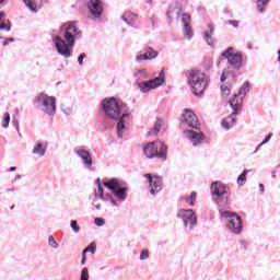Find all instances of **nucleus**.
Wrapping results in <instances>:
<instances>
[{
	"label": "nucleus",
	"instance_id": "obj_8",
	"mask_svg": "<svg viewBox=\"0 0 280 280\" xmlns=\"http://www.w3.org/2000/svg\"><path fill=\"white\" fill-rule=\"evenodd\" d=\"M178 220H182L186 233H191L198 226V217L192 209H179L177 211Z\"/></svg>",
	"mask_w": 280,
	"mask_h": 280
},
{
	"label": "nucleus",
	"instance_id": "obj_40",
	"mask_svg": "<svg viewBox=\"0 0 280 280\" xmlns=\"http://www.w3.org/2000/svg\"><path fill=\"white\" fill-rule=\"evenodd\" d=\"M94 224L96 226H104V224H106V220L104 218H95L94 219Z\"/></svg>",
	"mask_w": 280,
	"mask_h": 280
},
{
	"label": "nucleus",
	"instance_id": "obj_47",
	"mask_svg": "<svg viewBox=\"0 0 280 280\" xmlns=\"http://www.w3.org/2000/svg\"><path fill=\"white\" fill-rule=\"evenodd\" d=\"M12 124H13L15 130L19 132V129H20L19 128V120H16V118H13Z\"/></svg>",
	"mask_w": 280,
	"mask_h": 280
},
{
	"label": "nucleus",
	"instance_id": "obj_31",
	"mask_svg": "<svg viewBox=\"0 0 280 280\" xmlns=\"http://www.w3.org/2000/svg\"><path fill=\"white\" fill-rule=\"evenodd\" d=\"M133 77L137 78V80H147L148 71L145 69L138 70L135 72Z\"/></svg>",
	"mask_w": 280,
	"mask_h": 280
},
{
	"label": "nucleus",
	"instance_id": "obj_41",
	"mask_svg": "<svg viewBox=\"0 0 280 280\" xmlns=\"http://www.w3.org/2000/svg\"><path fill=\"white\" fill-rule=\"evenodd\" d=\"M81 280H89V268L84 267L81 271Z\"/></svg>",
	"mask_w": 280,
	"mask_h": 280
},
{
	"label": "nucleus",
	"instance_id": "obj_24",
	"mask_svg": "<svg viewBox=\"0 0 280 280\" xmlns=\"http://www.w3.org/2000/svg\"><path fill=\"white\" fill-rule=\"evenodd\" d=\"M11 25L10 20H5V13L3 11L0 12V31L10 32Z\"/></svg>",
	"mask_w": 280,
	"mask_h": 280
},
{
	"label": "nucleus",
	"instance_id": "obj_52",
	"mask_svg": "<svg viewBox=\"0 0 280 280\" xmlns=\"http://www.w3.org/2000/svg\"><path fill=\"white\" fill-rule=\"evenodd\" d=\"M259 189H260V194H264V191H266V189L264 188V184H259Z\"/></svg>",
	"mask_w": 280,
	"mask_h": 280
},
{
	"label": "nucleus",
	"instance_id": "obj_3",
	"mask_svg": "<svg viewBox=\"0 0 280 280\" xmlns=\"http://www.w3.org/2000/svg\"><path fill=\"white\" fill-rule=\"evenodd\" d=\"M188 84L197 97H200L209 86V77L200 70H191L188 75Z\"/></svg>",
	"mask_w": 280,
	"mask_h": 280
},
{
	"label": "nucleus",
	"instance_id": "obj_11",
	"mask_svg": "<svg viewBox=\"0 0 280 280\" xmlns=\"http://www.w3.org/2000/svg\"><path fill=\"white\" fill-rule=\"evenodd\" d=\"M104 187H107L120 202H125L126 198H128V187H122L117 178H110L104 182Z\"/></svg>",
	"mask_w": 280,
	"mask_h": 280
},
{
	"label": "nucleus",
	"instance_id": "obj_7",
	"mask_svg": "<svg viewBox=\"0 0 280 280\" xmlns=\"http://www.w3.org/2000/svg\"><path fill=\"white\" fill-rule=\"evenodd\" d=\"M221 218L226 221V229L230 233L234 235H240L242 233V229H244L242 224V217H240L236 212H231L229 210H219Z\"/></svg>",
	"mask_w": 280,
	"mask_h": 280
},
{
	"label": "nucleus",
	"instance_id": "obj_33",
	"mask_svg": "<svg viewBox=\"0 0 280 280\" xmlns=\"http://www.w3.org/2000/svg\"><path fill=\"white\" fill-rule=\"evenodd\" d=\"M61 110L65 113V115H71L73 113V105L62 104Z\"/></svg>",
	"mask_w": 280,
	"mask_h": 280
},
{
	"label": "nucleus",
	"instance_id": "obj_6",
	"mask_svg": "<svg viewBox=\"0 0 280 280\" xmlns=\"http://www.w3.org/2000/svg\"><path fill=\"white\" fill-rule=\"evenodd\" d=\"M143 153L147 159H161L162 161H167V145L161 140L149 142L143 148Z\"/></svg>",
	"mask_w": 280,
	"mask_h": 280
},
{
	"label": "nucleus",
	"instance_id": "obj_53",
	"mask_svg": "<svg viewBox=\"0 0 280 280\" xmlns=\"http://www.w3.org/2000/svg\"><path fill=\"white\" fill-rule=\"evenodd\" d=\"M9 172H16V166H12L9 168Z\"/></svg>",
	"mask_w": 280,
	"mask_h": 280
},
{
	"label": "nucleus",
	"instance_id": "obj_28",
	"mask_svg": "<svg viewBox=\"0 0 280 280\" xmlns=\"http://www.w3.org/2000/svg\"><path fill=\"white\" fill-rule=\"evenodd\" d=\"M130 16H139V14L127 11L122 14L121 20L132 27V25H135V21L130 22Z\"/></svg>",
	"mask_w": 280,
	"mask_h": 280
},
{
	"label": "nucleus",
	"instance_id": "obj_32",
	"mask_svg": "<svg viewBox=\"0 0 280 280\" xmlns=\"http://www.w3.org/2000/svg\"><path fill=\"white\" fill-rule=\"evenodd\" d=\"M248 170H244L243 173L237 177V185H240V187H242V185H244V183H246V174H248Z\"/></svg>",
	"mask_w": 280,
	"mask_h": 280
},
{
	"label": "nucleus",
	"instance_id": "obj_13",
	"mask_svg": "<svg viewBox=\"0 0 280 280\" xmlns=\"http://www.w3.org/2000/svg\"><path fill=\"white\" fill-rule=\"evenodd\" d=\"M163 82H165V72L161 71L160 77H156L153 80L139 82L138 89H140L141 93H149L152 89H159Z\"/></svg>",
	"mask_w": 280,
	"mask_h": 280
},
{
	"label": "nucleus",
	"instance_id": "obj_56",
	"mask_svg": "<svg viewBox=\"0 0 280 280\" xmlns=\"http://www.w3.org/2000/svg\"><path fill=\"white\" fill-rule=\"evenodd\" d=\"M247 48H248V49H253V45H252V44H248Z\"/></svg>",
	"mask_w": 280,
	"mask_h": 280
},
{
	"label": "nucleus",
	"instance_id": "obj_59",
	"mask_svg": "<svg viewBox=\"0 0 280 280\" xmlns=\"http://www.w3.org/2000/svg\"><path fill=\"white\" fill-rule=\"evenodd\" d=\"M147 3H152V0H147Z\"/></svg>",
	"mask_w": 280,
	"mask_h": 280
},
{
	"label": "nucleus",
	"instance_id": "obj_44",
	"mask_svg": "<svg viewBox=\"0 0 280 280\" xmlns=\"http://www.w3.org/2000/svg\"><path fill=\"white\" fill-rule=\"evenodd\" d=\"M84 58H86V54H81L79 57H78V62L80 65V67H82L84 65Z\"/></svg>",
	"mask_w": 280,
	"mask_h": 280
},
{
	"label": "nucleus",
	"instance_id": "obj_15",
	"mask_svg": "<svg viewBox=\"0 0 280 280\" xmlns=\"http://www.w3.org/2000/svg\"><path fill=\"white\" fill-rule=\"evenodd\" d=\"M88 9L93 21H97V19H101L102 12H104L102 0H90L88 2Z\"/></svg>",
	"mask_w": 280,
	"mask_h": 280
},
{
	"label": "nucleus",
	"instance_id": "obj_17",
	"mask_svg": "<svg viewBox=\"0 0 280 280\" xmlns=\"http://www.w3.org/2000/svg\"><path fill=\"white\" fill-rule=\"evenodd\" d=\"M77 156H79L80 160H82L84 167L88 170H91L93 167V158L91 156V153L84 149L77 150L75 152Z\"/></svg>",
	"mask_w": 280,
	"mask_h": 280
},
{
	"label": "nucleus",
	"instance_id": "obj_14",
	"mask_svg": "<svg viewBox=\"0 0 280 280\" xmlns=\"http://www.w3.org/2000/svg\"><path fill=\"white\" fill-rule=\"evenodd\" d=\"M144 178H147L149 183V189H150V195L151 196H156L161 189H163V178L152 175L150 173H147L143 175Z\"/></svg>",
	"mask_w": 280,
	"mask_h": 280
},
{
	"label": "nucleus",
	"instance_id": "obj_36",
	"mask_svg": "<svg viewBox=\"0 0 280 280\" xmlns=\"http://www.w3.org/2000/svg\"><path fill=\"white\" fill-rule=\"evenodd\" d=\"M70 226H71L73 233H80V225H78L77 220H71L70 221Z\"/></svg>",
	"mask_w": 280,
	"mask_h": 280
},
{
	"label": "nucleus",
	"instance_id": "obj_57",
	"mask_svg": "<svg viewBox=\"0 0 280 280\" xmlns=\"http://www.w3.org/2000/svg\"><path fill=\"white\" fill-rule=\"evenodd\" d=\"M278 60H279V62H280V50H278Z\"/></svg>",
	"mask_w": 280,
	"mask_h": 280
},
{
	"label": "nucleus",
	"instance_id": "obj_10",
	"mask_svg": "<svg viewBox=\"0 0 280 280\" xmlns=\"http://www.w3.org/2000/svg\"><path fill=\"white\" fill-rule=\"evenodd\" d=\"M223 58L228 60V65L229 67H231V69H235L236 71H240V69H242L243 62H244V56L240 51L235 52L234 47H229L226 50H224L221 54V60Z\"/></svg>",
	"mask_w": 280,
	"mask_h": 280
},
{
	"label": "nucleus",
	"instance_id": "obj_19",
	"mask_svg": "<svg viewBox=\"0 0 280 280\" xmlns=\"http://www.w3.org/2000/svg\"><path fill=\"white\" fill-rule=\"evenodd\" d=\"M159 56V52L152 47H145L144 54L136 56L137 62H143V60H154Z\"/></svg>",
	"mask_w": 280,
	"mask_h": 280
},
{
	"label": "nucleus",
	"instance_id": "obj_58",
	"mask_svg": "<svg viewBox=\"0 0 280 280\" xmlns=\"http://www.w3.org/2000/svg\"><path fill=\"white\" fill-rule=\"evenodd\" d=\"M18 133H19V137H22V135H21V130H20V129H19Z\"/></svg>",
	"mask_w": 280,
	"mask_h": 280
},
{
	"label": "nucleus",
	"instance_id": "obj_25",
	"mask_svg": "<svg viewBox=\"0 0 280 280\" xmlns=\"http://www.w3.org/2000/svg\"><path fill=\"white\" fill-rule=\"evenodd\" d=\"M250 93V82L246 81L238 91V96L244 100Z\"/></svg>",
	"mask_w": 280,
	"mask_h": 280
},
{
	"label": "nucleus",
	"instance_id": "obj_60",
	"mask_svg": "<svg viewBox=\"0 0 280 280\" xmlns=\"http://www.w3.org/2000/svg\"><path fill=\"white\" fill-rule=\"evenodd\" d=\"M3 1H5V0H0V5H1V3H3Z\"/></svg>",
	"mask_w": 280,
	"mask_h": 280
},
{
	"label": "nucleus",
	"instance_id": "obj_46",
	"mask_svg": "<svg viewBox=\"0 0 280 280\" xmlns=\"http://www.w3.org/2000/svg\"><path fill=\"white\" fill-rule=\"evenodd\" d=\"M10 43H14V38H12V37L7 38V39L2 43V45H3V47H8V45H10Z\"/></svg>",
	"mask_w": 280,
	"mask_h": 280
},
{
	"label": "nucleus",
	"instance_id": "obj_29",
	"mask_svg": "<svg viewBox=\"0 0 280 280\" xmlns=\"http://www.w3.org/2000/svg\"><path fill=\"white\" fill-rule=\"evenodd\" d=\"M268 3H270V0H257L258 12L264 14V12H266V7L268 5Z\"/></svg>",
	"mask_w": 280,
	"mask_h": 280
},
{
	"label": "nucleus",
	"instance_id": "obj_43",
	"mask_svg": "<svg viewBox=\"0 0 280 280\" xmlns=\"http://www.w3.org/2000/svg\"><path fill=\"white\" fill-rule=\"evenodd\" d=\"M221 93L224 95H231V90L226 85H221Z\"/></svg>",
	"mask_w": 280,
	"mask_h": 280
},
{
	"label": "nucleus",
	"instance_id": "obj_37",
	"mask_svg": "<svg viewBox=\"0 0 280 280\" xmlns=\"http://www.w3.org/2000/svg\"><path fill=\"white\" fill-rule=\"evenodd\" d=\"M9 126H10V115L8 113H4L2 128H9Z\"/></svg>",
	"mask_w": 280,
	"mask_h": 280
},
{
	"label": "nucleus",
	"instance_id": "obj_30",
	"mask_svg": "<svg viewBox=\"0 0 280 280\" xmlns=\"http://www.w3.org/2000/svg\"><path fill=\"white\" fill-rule=\"evenodd\" d=\"M23 3L31 10V12H38L36 9V0H23Z\"/></svg>",
	"mask_w": 280,
	"mask_h": 280
},
{
	"label": "nucleus",
	"instance_id": "obj_2",
	"mask_svg": "<svg viewBox=\"0 0 280 280\" xmlns=\"http://www.w3.org/2000/svg\"><path fill=\"white\" fill-rule=\"evenodd\" d=\"M80 36V31L75 23H66L60 27L59 35L52 38V43L62 58H71V47L75 45V38Z\"/></svg>",
	"mask_w": 280,
	"mask_h": 280
},
{
	"label": "nucleus",
	"instance_id": "obj_16",
	"mask_svg": "<svg viewBox=\"0 0 280 280\" xmlns=\"http://www.w3.org/2000/svg\"><path fill=\"white\" fill-rule=\"evenodd\" d=\"M184 135L186 139H188V141H190V143H192L195 148L201 145V143H203L206 139L205 133L191 129H185Z\"/></svg>",
	"mask_w": 280,
	"mask_h": 280
},
{
	"label": "nucleus",
	"instance_id": "obj_18",
	"mask_svg": "<svg viewBox=\"0 0 280 280\" xmlns=\"http://www.w3.org/2000/svg\"><path fill=\"white\" fill-rule=\"evenodd\" d=\"M180 12H183V5H180V3L171 4L166 12L168 23H172L173 19H179Z\"/></svg>",
	"mask_w": 280,
	"mask_h": 280
},
{
	"label": "nucleus",
	"instance_id": "obj_5",
	"mask_svg": "<svg viewBox=\"0 0 280 280\" xmlns=\"http://www.w3.org/2000/svg\"><path fill=\"white\" fill-rule=\"evenodd\" d=\"M95 184L97 185V189H94V195L93 197H90V200H92V207H95L96 211H102V203H100V200L103 202H110L112 207H119L113 195L108 192L104 194V187L102 186L100 178L95 180Z\"/></svg>",
	"mask_w": 280,
	"mask_h": 280
},
{
	"label": "nucleus",
	"instance_id": "obj_61",
	"mask_svg": "<svg viewBox=\"0 0 280 280\" xmlns=\"http://www.w3.org/2000/svg\"><path fill=\"white\" fill-rule=\"evenodd\" d=\"M16 178H21V175H16Z\"/></svg>",
	"mask_w": 280,
	"mask_h": 280
},
{
	"label": "nucleus",
	"instance_id": "obj_38",
	"mask_svg": "<svg viewBox=\"0 0 280 280\" xmlns=\"http://www.w3.org/2000/svg\"><path fill=\"white\" fill-rule=\"evenodd\" d=\"M149 258H150V252L148 249H143L140 253V260L145 261V259H149Z\"/></svg>",
	"mask_w": 280,
	"mask_h": 280
},
{
	"label": "nucleus",
	"instance_id": "obj_35",
	"mask_svg": "<svg viewBox=\"0 0 280 280\" xmlns=\"http://www.w3.org/2000/svg\"><path fill=\"white\" fill-rule=\"evenodd\" d=\"M97 248V245L95 243H91L85 249H83V255H86V253L95 254V250Z\"/></svg>",
	"mask_w": 280,
	"mask_h": 280
},
{
	"label": "nucleus",
	"instance_id": "obj_54",
	"mask_svg": "<svg viewBox=\"0 0 280 280\" xmlns=\"http://www.w3.org/2000/svg\"><path fill=\"white\" fill-rule=\"evenodd\" d=\"M271 176H272L273 178H277V171H273V172L271 173Z\"/></svg>",
	"mask_w": 280,
	"mask_h": 280
},
{
	"label": "nucleus",
	"instance_id": "obj_1",
	"mask_svg": "<svg viewBox=\"0 0 280 280\" xmlns=\"http://www.w3.org/2000/svg\"><path fill=\"white\" fill-rule=\"evenodd\" d=\"M102 108L105 113V119L103 126L110 128L109 119L116 121V132L118 139H124L126 132H128V124L130 121V114L127 112V105L119 103L117 98L109 97L102 101Z\"/></svg>",
	"mask_w": 280,
	"mask_h": 280
},
{
	"label": "nucleus",
	"instance_id": "obj_51",
	"mask_svg": "<svg viewBox=\"0 0 280 280\" xmlns=\"http://www.w3.org/2000/svg\"><path fill=\"white\" fill-rule=\"evenodd\" d=\"M137 19H138V16H130V18H129V21H130V23H132V21H133V25H135Z\"/></svg>",
	"mask_w": 280,
	"mask_h": 280
},
{
	"label": "nucleus",
	"instance_id": "obj_49",
	"mask_svg": "<svg viewBox=\"0 0 280 280\" xmlns=\"http://www.w3.org/2000/svg\"><path fill=\"white\" fill-rule=\"evenodd\" d=\"M84 264H86V254L82 253L81 265L84 266Z\"/></svg>",
	"mask_w": 280,
	"mask_h": 280
},
{
	"label": "nucleus",
	"instance_id": "obj_39",
	"mask_svg": "<svg viewBox=\"0 0 280 280\" xmlns=\"http://www.w3.org/2000/svg\"><path fill=\"white\" fill-rule=\"evenodd\" d=\"M48 244L51 248H58L59 244L56 242V238L54 236L48 237Z\"/></svg>",
	"mask_w": 280,
	"mask_h": 280
},
{
	"label": "nucleus",
	"instance_id": "obj_23",
	"mask_svg": "<svg viewBox=\"0 0 280 280\" xmlns=\"http://www.w3.org/2000/svg\"><path fill=\"white\" fill-rule=\"evenodd\" d=\"M238 97H240L238 94H234L233 97L229 101V104L234 113H240V110H242L243 100L241 98V102H240Z\"/></svg>",
	"mask_w": 280,
	"mask_h": 280
},
{
	"label": "nucleus",
	"instance_id": "obj_12",
	"mask_svg": "<svg viewBox=\"0 0 280 280\" xmlns=\"http://www.w3.org/2000/svg\"><path fill=\"white\" fill-rule=\"evenodd\" d=\"M180 128H194L195 130H200V122H198V117L191 112V109H185L182 116Z\"/></svg>",
	"mask_w": 280,
	"mask_h": 280
},
{
	"label": "nucleus",
	"instance_id": "obj_45",
	"mask_svg": "<svg viewBox=\"0 0 280 280\" xmlns=\"http://www.w3.org/2000/svg\"><path fill=\"white\" fill-rule=\"evenodd\" d=\"M271 139H272V132H270L268 136H266V138L261 142V145H266V143H268V141H270Z\"/></svg>",
	"mask_w": 280,
	"mask_h": 280
},
{
	"label": "nucleus",
	"instance_id": "obj_9",
	"mask_svg": "<svg viewBox=\"0 0 280 280\" xmlns=\"http://www.w3.org/2000/svg\"><path fill=\"white\" fill-rule=\"evenodd\" d=\"M34 106L46 113V115H55L56 97L42 93L34 100Z\"/></svg>",
	"mask_w": 280,
	"mask_h": 280
},
{
	"label": "nucleus",
	"instance_id": "obj_50",
	"mask_svg": "<svg viewBox=\"0 0 280 280\" xmlns=\"http://www.w3.org/2000/svg\"><path fill=\"white\" fill-rule=\"evenodd\" d=\"M264 147V144H261V142L257 145L256 150L254 151V154H257V152H259V149Z\"/></svg>",
	"mask_w": 280,
	"mask_h": 280
},
{
	"label": "nucleus",
	"instance_id": "obj_27",
	"mask_svg": "<svg viewBox=\"0 0 280 280\" xmlns=\"http://www.w3.org/2000/svg\"><path fill=\"white\" fill-rule=\"evenodd\" d=\"M208 27L210 32H205L203 38L207 45H209L210 47H213V37L211 36V34H213V27L211 26V24H209Z\"/></svg>",
	"mask_w": 280,
	"mask_h": 280
},
{
	"label": "nucleus",
	"instance_id": "obj_34",
	"mask_svg": "<svg viewBox=\"0 0 280 280\" xmlns=\"http://www.w3.org/2000/svg\"><path fill=\"white\" fill-rule=\"evenodd\" d=\"M159 132H161V120L155 122L153 129L149 131V135H159Z\"/></svg>",
	"mask_w": 280,
	"mask_h": 280
},
{
	"label": "nucleus",
	"instance_id": "obj_48",
	"mask_svg": "<svg viewBox=\"0 0 280 280\" xmlns=\"http://www.w3.org/2000/svg\"><path fill=\"white\" fill-rule=\"evenodd\" d=\"M221 82H226V70H223V73L221 75Z\"/></svg>",
	"mask_w": 280,
	"mask_h": 280
},
{
	"label": "nucleus",
	"instance_id": "obj_42",
	"mask_svg": "<svg viewBox=\"0 0 280 280\" xmlns=\"http://www.w3.org/2000/svg\"><path fill=\"white\" fill-rule=\"evenodd\" d=\"M228 25H232V27L237 28V27H240V21H237V20H230V21H228Z\"/></svg>",
	"mask_w": 280,
	"mask_h": 280
},
{
	"label": "nucleus",
	"instance_id": "obj_4",
	"mask_svg": "<svg viewBox=\"0 0 280 280\" xmlns=\"http://www.w3.org/2000/svg\"><path fill=\"white\" fill-rule=\"evenodd\" d=\"M212 200L219 208V211H223V209H229V190H226V186L222 182H214L210 187Z\"/></svg>",
	"mask_w": 280,
	"mask_h": 280
},
{
	"label": "nucleus",
	"instance_id": "obj_22",
	"mask_svg": "<svg viewBox=\"0 0 280 280\" xmlns=\"http://www.w3.org/2000/svg\"><path fill=\"white\" fill-rule=\"evenodd\" d=\"M47 142L38 141L33 148V154L39 158L45 156V154L47 153Z\"/></svg>",
	"mask_w": 280,
	"mask_h": 280
},
{
	"label": "nucleus",
	"instance_id": "obj_20",
	"mask_svg": "<svg viewBox=\"0 0 280 280\" xmlns=\"http://www.w3.org/2000/svg\"><path fill=\"white\" fill-rule=\"evenodd\" d=\"M182 23L184 25V34L186 38H191V36H194V32L191 31V26L189 25V23H191V16L187 13H183Z\"/></svg>",
	"mask_w": 280,
	"mask_h": 280
},
{
	"label": "nucleus",
	"instance_id": "obj_55",
	"mask_svg": "<svg viewBox=\"0 0 280 280\" xmlns=\"http://www.w3.org/2000/svg\"><path fill=\"white\" fill-rule=\"evenodd\" d=\"M149 21L152 23V25H154V16H151Z\"/></svg>",
	"mask_w": 280,
	"mask_h": 280
},
{
	"label": "nucleus",
	"instance_id": "obj_26",
	"mask_svg": "<svg viewBox=\"0 0 280 280\" xmlns=\"http://www.w3.org/2000/svg\"><path fill=\"white\" fill-rule=\"evenodd\" d=\"M196 198H198V194L192 191L188 197H182L180 200H184L189 207H194V205H196Z\"/></svg>",
	"mask_w": 280,
	"mask_h": 280
},
{
	"label": "nucleus",
	"instance_id": "obj_21",
	"mask_svg": "<svg viewBox=\"0 0 280 280\" xmlns=\"http://www.w3.org/2000/svg\"><path fill=\"white\" fill-rule=\"evenodd\" d=\"M237 115H240L238 112H232L230 116L225 117L221 122L222 128H224L225 130H231V128H233V126L237 124V120L235 119Z\"/></svg>",
	"mask_w": 280,
	"mask_h": 280
}]
</instances>
